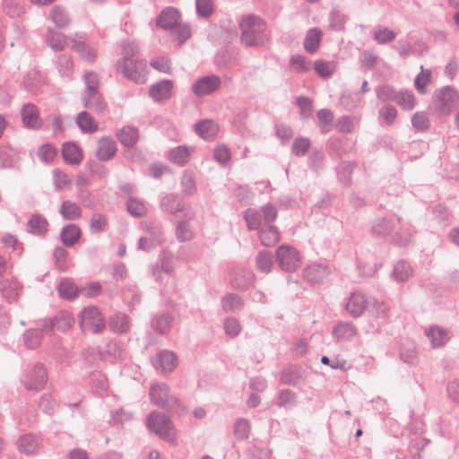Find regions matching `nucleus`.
<instances>
[{
	"mask_svg": "<svg viewBox=\"0 0 459 459\" xmlns=\"http://www.w3.org/2000/svg\"><path fill=\"white\" fill-rule=\"evenodd\" d=\"M117 152L116 141L111 136H101L97 143L96 157L100 161L112 160Z\"/></svg>",
	"mask_w": 459,
	"mask_h": 459,
	"instance_id": "obj_13",
	"label": "nucleus"
},
{
	"mask_svg": "<svg viewBox=\"0 0 459 459\" xmlns=\"http://www.w3.org/2000/svg\"><path fill=\"white\" fill-rule=\"evenodd\" d=\"M355 163L351 161H342L336 168L338 179L344 185L351 183V174L355 168Z\"/></svg>",
	"mask_w": 459,
	"mask_h": 459,
	"instance_id": "obj_51",
	"label": "nucleus"
},
{
	"mask_svg": "<svg viewBox=\"0 0 459 459\" xmlns=\"http://www.w3.org/2000/svg\"><path fill=\"white\" fill-rule=\"evenodd\" d=\"M276 262L287 273L296 271L301 264L299 251L289 245H281L276 250Z\"/></svg>",
	"mask_w": 459,
	"mask_h": 459,
	"instance_id": "obj_8",
	"label": "nucleus"
},
{
	"mask_svg": "<svg viewBox=\"0 0 459 459\" xmlns=\"http://www.w3.org/2000/svg\"><path fill=\"white\" fill-rule=\"evenodd\" d=\"M395 102L403 110H411L414 108L416 105V99L411 91L402 90L398 91L397 100H395Z\"/></svg>",
	"mask_w": 459,
	"mask_h": 459,
	"instance_id": "obj_53",
	"label": "nucleus"
},
{
	"mask_svg": "<svg viewBox=\"0 0 459 459\" xmlns=\"http://www.w3.org/2000/svg\"><path fill=\"white\" fill-rule=\"evenodd\" d=\"M82 236L81 229L78 225L71 223L63 227L60 232V239L65 247H73Z\"/></svg>",
	"mask_w": 459,
	"mask_h": 459,
	"instance_id": "obj_31",
	"label": "nucleus"
},
{
	"mask_svg": "<svg viewBox=\"0 0 459 459\" xmlns=\"http://www.w3.org/2000/svg\"><path fill=\"white\" fill-rule=\"evenodd\" d=\"M328 21L330 30L342 31L345 29L348 15L341 12L337 7H333L329 13Z\"/></svg>",
	"mask_w": 459,
	"mask_h": 459,
	"instance_id": "obj_43",
	"label": "nucleus"
},
{
	"mask_svg": "<svg viewBox=\"0 0 459 459\" xmlns=\"http://www.w3.org/2000/svg\"><path fill=\"white\" fill-rule=\"evenodd\" d=\"M181 19L179 11L173 7L168 6L161 10L156 18V26L164 30H173Z\"/></svg>",
	"mask_w": 459,
	"mask_h": 459,
	"instance_id": "obj_12",
	"label": "nucleus"
},
{
	"mask_svg": "<svg viewBox=\"0 0 459 459\" xmlns=\"http://www.w3.org/2000/svg\"><path fill=\"white\" fill-rule=\"evenodd\" d=\"M180 183L184 195L192 196L196 193L195 180L190 171L185 170L183 172Z\"/></svg>",
	"mask_w": 459,
	"mask_h": 459,
	"instance_id": "obj_58",
	"label": "nucleus"
},
{
	"mask_svg": "<svg viewBox=\"0 0 459 459\" xmlns=\"http://www.w3.org/2000/svg\"><path fill=\"white\" fill-rule=\"evenodd\" d=\"M57 290L59 297L67 300L74 299L80 293L79 287L71 279L61 281Z\"/></svg>",
	"mask_w": 459,
	"mask_h": 459,
	"instance_id": "obj_40",
	"label": "nucleus"
},
{
	"mask_svg": "<svg viewBox=\"0 0 459 459\" xmlns=\"http://www.w3.org/2000/svg\"><path fill=\"white\" fill-rule=\"evenodd\" d=\"M116 136L124 147H134L140 138L138 128L131 126H123Z\"/></svg>",
	"mask_w": 459,
	"mask_h": 459,
	"instance_id": "obj_24",
	"label": "nucleus"
},
{
	"mask_svg": "<svg viewBox=\"0 0 459 459\" xmlns=\"http://www.w3.org/2000/svg\"><path fill=\"white\" fill-rule=\"evenodd\" d=\"M322 39V30L319 28L309 29L304 39V48L309 54H314L317 51Z\"/></svg>",
	"mask_w": 459,
	"mask_h": 459,
	"instance_id": "obj_35",
	"label": "nucleus"
},
{
	"mask_svg": "<svg viewBox=\"0 0 459 459\" xmlns=\"http://www.w3.org/2000/svg\"><path fill=\"white\" fill-rule=\"evenodd\" d=\"M48 380L46 368L43 364L37 363L24 371L21 382L27 391L38 393L45 388Z\"/></svg>",
	"mask_w": 459,
	"mask_h": 459,
	"instance_id": "obj_5",
	"label": "nucleus"
},
{
	"mask_svg": "<svg viewBox=\"0 0 459 459\" xmlns=\"http://www.w3.org/2000/svg\"><path fill=\"white\" fill-rule=\"evenodd\" d=\"M329 274L327 266L318 264H314L307 266L304 270V278L310 283H320Z\"/></svg>",
	"mask_w": 459,
	"mask_h": 459,
	"instance_id": "obj_28",
	"label": "nucleus"
},
{
	"mask_svg": "<svg viewBox=\"0 0 459 459\" xmlns=\"http://www.w3.org/2000/svg\"><path fill=\"white\" fill-rule=\"evenodd\" d=\"M149 394L153 404L168 411H172L175 406L180 405L178 398L169 396V388L164 383L153 384L150 388Z\"/></svg>",
	"mask_w": 459,
	"mask_h": 459,
	"instance_id": "obj_7",
	"label": "nucleus"
},
{
	"mask_svg": "<svg viewBox=\"0 0 459 459\" xmlns=\"http://www.w3.org/2000/svg\"><path fill=\"white\" fill-rule=\"evenodd\" d=\"M40 446V439L32 433L22 435L17 440L18 450L22 454L30 455L35 453Z\"/></svg>",
	"mask_w": 459,
	"mask_h": 459,
	"instance_id": "obj_26",
	"label": "nucleus"
},
{
	"mask_svg": "<svg viewBox=\"0 0 459 459\" xmlns=\"http://www.w3.org/2000/svg\"><path fill=\"white\" fill-rule=\"evenodd\" d=\"M48 45L55 51H62L66 44V37L54 29H48L46 34Z\"/></svg>",
	"mask_w": 459,
	"mask_h": 459,
	"instance_id": "obj_46",
	"label": "nucleus"
},
{
	"mask_svg": "<svg viewBox=\"0 0 459 459\" xmlns=\"http://www.w3.org/2000/svg\"><path fill=\"white\" fill-rule=\"evenodd\" d=\"M311 146V142L308 138L299 136L297 137L291 145V153L297 157L304 156Z\"/></svg>",
	"mask_w": 459,
	"mask_h": 459,
	"instance_id": "obj_64",
	"label": "nucleus"
},
{
	"mask_svg": "<svg viewBox=\"0 0 459 459\" xmlns=\"http://www.w3.org/2000/svg\"><path fill=\"white\" fill-rule=\"evenodd\" d=\"M244 219L249 230H260L266 225L262 224V217L259 211L247 209L245 212Z\"/></svg>",
	"mask_w": 459,
	"mask_h": 459,
	"instance_id": "obj_52",
	"label": "nucleus"
},
{
	"mask_svg": "<svg viewBox=\"0 0 459 459\" xmlns=\"http://www.w3.org/2000/svg\"><path fill=\"white\" fill-rule=\"evenodd\" d=\"M245 300L236 293H227L221 298V307L226 313H234L244 307Z\"/></svg>",
	"mask_w": 459,
	"mask_h": 459,
	"instance_id": "obj_36",
	"label": "nucleus"
},
{
	"mask_svg": "<svg viewBox=\"0 0 459 459\" xmlns=\"http://www.w3.org/2000/svg\"><path fill=\"white\" fill-rule=\"evenodd\" d=\"M21 286L17 281L3 279L0 281V291L3 297L12 303L16 300L20 294Z\"/></svg>",
	"mask_w": 459,
	"mask_h": 459,
	"instance_id": "obj_34",
	"label": "nucleus"
},
{
	"mask_svg": "<svg viewBox=\"0 0 459 459\" xmlns=\"http://www.w3.org/2000/svg\"><path fill=\"white\" fill-rule=\"evenodd\" d=\"M82 100L86 108L92 109L97 113H102L107 108V103L100 91L82 94Z\"/></svg>",
	"mask_w": 459,
	"mask_h": 459,
	"instance_id": "obj_32",
	"label": "nucleus"
},
{
	"mask_svg": "<svg viewBox=\"0 0 459 459\" xmlns=\"http://www.w3.org/2000/svg\"><path fill=\"white\" fill-rule=\"evenodd\" d=\"M43 326L40 329L31 328L27 330L23 334L24 344L29 349H36L41 343L43 338Z\"/></svg>",
	"mask_w": 459,
	"mask_h": 459,
	"instance_id": "obj_49",
	"label": "nucleus"
},
{
	"mask_svg": "<svg viewBox=\"0 0 459 459\" xmlns=\"http://www.w3.org/2000/svg\"><path fill=\"white\" fill-rule=\"evenodd\" d=\"M76 124L82 133H94L98 130V124L87 111H81L76 117Z\"/></svg>",
	"mask_w": 459,
	"mask_h": 459,
	"instance_id": "obj_47",
	"label": "nucleus"
},
{
	"mask_svg": "<svg viewBox=\"0 0 459 459\" xmlns=\"http://www.w3.org/2000/svg\"><path fill=\"white\" fill-rule=\"evenodd\" d=\"M116 70L125 78L136 84H143L147 81V63L143 59H118L116 64Z\"/></svg>",
	"mask_w": 459,
	"mask_h": 459,
	"instance_id": "obj_4",
	"label": "nucleus"
},
{
	"mask_svg": "<svg viewBox=\"0 0 459 459\" xmlns=\"http://www.w3.org/2000/svg\"><path fill=\"white\" fill-rule=\"evenodd\" d=\"M148 429L160 436L163 440L176 446L177 437L170 418L160 412L152 411L146 419Z\"/></svg>",
	"mask_w": 459,
	"mask_h": 459,
	"instance_id": "obj_3",
	"label": "nucleus"
},
{
	"mask_svg": "<svg viewBox=\"0 0 459 459\" xmlns=\"http://www.w3.org/2000/svg\"><path fill=\"white\" fill-rule=\"evenodd\" d=\"M240 40L247 48H258L268 41L265 22L254 14H249L239 22Z\"/></svg>",
	"mask_w": 459,
	"mask_h": 459,
	"instance_id": "obj_2",
	"label": "nucleus"
},
{
	"mask_svg": "<svg viewBox=\"0 0 459 459\" xmlns=\"http://www.w3.org/2000/svg\"><path fill=\"white\" fill-rule=\"evenodd\" d=\"M100 358L110 363H116L118 360L125 359L126 351L121 344L116 341H109L104 348L99 351Z\"/></svg>",
	"mask_w": 459,
	"mask_h": 459,
	"instance_id": "obj_20",
	"label": "nucleus"
},
{
	"mask_svg": "<svg viewBox=\"0 0 459 459\" xmlns=\"http://www.w3.org/2000/svg\"><path fill=\"white\" fill-rule=\"evenodd\" d=\"M126 209L130 215L140 218L145 215L147 209L144 204L134 197H130L126 203Z\"/></svg>",
	"mask_w": 459,
	"mask_h": 459,
	"instance_id": "obj_63",
	"label": "nucleus"
},
{
	"mask_svg": "<svg viewBox=\"0 0 459 459\" xmlns=\"http://www.w3.org/2000/svg\"><path fill=\"white\" fill-rule=\"evenodd\" d=\"M356 334V327L349 322H338L333 329V335L341 342L350 341Z\"/></svg>",
	"mask_w": 459,
	"mask_h": 459,
	"instance_id": "obj_33",
	"label": "nucleus"
},
{
	"mask_svg": "<svg viewBox=\"0 0 459 459\" xmlns=\"http://www.w3.org/2000/svg\"><path fill=\"white\" fill-rule=\"evenodd\" d=\"M273 265V255L267 250L259 251L255 256V267L262 273H269Z\"/></svg>",
	"mask_w": 459,
	"mask_h": 459,
	"instance_id": "obj_42",
	"label": "nucleus"
},
{
	"mask_svg": "<svg viewBox=\"0 0 459 459\" xmlns=\"http://www.w3.org/2000/svg\"><path fill=\"white\" fill-rule=\"evenodd\" d=\"M238 54L233 48H223L214 56V65L220 69H231L237 65Z\"/></svg>",
	"mask_w": 459,
	"mask_h": 459,
	"instance_id": "obj_18",
	"label": "nucleus"
},
{
	"mask_svg": "<svg viewBox=\"0 0 459 459\" xmlns=\"http://www.w3.org/2000/svg\"><path fill=\"white\" fill-rule=\"evenodd\" d=\"M174 316L170 312L157 313L152 316L151 327L158 334L165 335L169 333Z\"/></svg>",
	"mask_w": 459,
	"mask_h": 459,
	"instance_id": "obj_19",
	"label": "nucleus"
},
{
	"mask_svg": "<svg viewBox=\"0 0 459 459\" xmlns=\"http://www.w3.org/2000/svg\"><path fill=\"white\" fill-rule=\"evenodd\" d=\"M176 238L179 242L189 241L194 238V233L187 221H180L176 226Z\"/></svg>",
	"mask_w": 459,
	"mask_h": 459,
	"instance_id": "obj_62",
	"label": "nucleus"
},
{
	"mask_svg": "<svg viewBox=\"0 0 459 459\" xmlns=\"http://www.w3.org/2000/svg\"><path fill=\"white\" fill-rule=\"evenodd\" d=\"M297 394L290 389H283L277 396V406L281 408H292L296 405Z\"/></svg>",
	"mask_w": 459,
	"mask_h": 459,
	"instance_id": "obj_57",
	"label": "nucleus"
},
{
	"mask_svg": "<svg viewBox=\"0 0 459 459\" xmlns=\"http://www.w3.org/2000/svg\"><path fill=\"white\" fill-rule=\"evenodd\" d=\"M108 327L117 333H126L130 329L129 320L125 314H115L108 319Z\"/></svg>",
	"mask_w": 459,
	"mask_h": 459,
	"instance_id": "obj_39",
	"label": "nucleus"
},
{
	"mask_svg": "<svg viewBox=\"0 0 459 459\" xmlns=\"http://www.w3.org/2000/svg\"><path fill=\"white\" fill-rule=\"evenodd\" d=\"M152 366L161 373H170L177 366V356L174 352L164 350L160 351L152 360Z\"/></svg>",
	"mask_w": 459,
	"mask_h": 459,
	"instance_id": "obj_14",
	"label": "nucleus"
},
{
	"mask_svg": "<svg viewBox=\"0 0 459 459\" xmlns=\"http://www.w3.org/2000/svg\"><path fill=\"white\" fill-rule=\"evenodd\" d=\"M194 152L192 147H186L185 145H179L175 148H172L168 153V159L172 163L178 166H185L191 156V153Z\"/></svg>",
	"mask_w": 459,
	"mask_h": 459,
	"instance_id": "obj_30",
	"label": "nucleus"
},
{
	"mask_svg": "<svg viewBox=\"0 0 459 459\" xmlns=\"http://www.w3.org/2000/svg\"><path fill=\"white\" fill-rule=\"evenodd\" d=\"M369 303L370 301L363 294L353 292L348 299L345 308L351 316L357 318L362 315Z\"/></svg>",
	"mask_w": 459,
	"mask_h": 459,
	"instance_id": "obj_21",
	"label": "nucleus"
},
{
	"mask_svg": "<svg viewBox=\"0 0 459 459\" xmlns=\"http://www.w3.org/2000/svg\"><path fill=\"white\" fill-rule=\"evenodd\" d=\"M160 208L164 212L176 214L185 208L183 199L178 194H169L160 201Z\"/></svg>",
	"mask_w": 459,
	"mask_h": 459,
	"instance_id": "obj_27",
	"label": "nucleus"
},
{
	"mask_svg": "<svg viewBox=\"0 0 459 459\" xmlns=\"http://www.w3.org/2000/svg\"><path fill=\"white\" fill-rule=\"evenodd\" d=\"M303 378L301 367L290 365L283 368L280 375V382L288 385H298Z\"/></svg>",
	"mask_w": 459,
	"mask_h": 459,
	"instance_id": "obj_25",
	"label": "nucleus"
},
{
	"mask_svg": "<svg viewBox=\"0 0 459 459\" xmlns=\"http://www.w3.org/2000/svg\"><path fill=\"white\" fill-rule=\"evenodd\" d=\"M59 212L63 219L66 221H75L82 217V209L76 203L72 201H64Z\"/></svg>",
	"mask_w": 459,
	"mask_h": 459,
	"instance_id": "obj_45",
	"label": "nucleus"
},
{
	"mask_svg": "<svg viewBox=\"0 0 459 459\" xmlns=\"http://www.w3.org/2000/svg\"><path fill=\"white\" fill-rule=\"evenodd\" d=\"M425 334L430 340L434 348L444 346L449 340L447 331L439 326H431L426 329Z\"/></svg>",
	"mask_w": 459,
	"mask_h": 459,
	"instance_id": "obj_37",
	"label": "nucleus"
},
{
	"mask_svg": "<svg viewBox=\"0 0 459 459\" xmlns=\"http://www.w3.org/2000/svg\"><path fill=\"white\" fill-rule=\"evenodd\" d=\"M295 103L299 108V116L302 120H307L312 117L314 107L312 100L308 97L299 96Z\"/></svg>",
	"mask_w": 459,
	"mask_h": 459,
	"instance_id": "obj_54",
	"label": "nucleus"
},
{
	"mask_svg": "<svg viewBox=\"0 0 459 459\" xmlns=\"http://www.w3.org/2000/svg\"><path fill=\"white\" fill-rule=\"evenodd\" d=\"M173 82L171 80L163 79L152 85L149 89L150 97L158 103H164L171 97Z\"/></svg>",
	"mask_w": 459,
	"mask_h": 459,
	"instance_id": "obj_15",
	"label": "nucleus"
},
{
	"mask_svg": "<svg viewBox=\"0 0 459 459\" xmlns=\"http://www.w3.org/2000/svg\"><path fill=\"white\" fill-rule=\"evenodd\" d=\"M83 82L86 85L82 94H89L100 91V76L93 71H88L84 73Z\"/></svg>",
	"mask_w": 459,
	"mask_h": 459,
	"instance_id": "obj_56",
	"label": "nucleus"
},
{
	"mask_svg": "<svg viewBox=\"0 0 459 459\" xmlns=\"http://www.w3.org/2000/svg\"><path fill=\"white\" fill-rule=\"evenodd\" d=\"M221 80L218 75L211 74L197 79L192 85V91L198 97L211 95L221 86Z\"/></svg>",
	"mask_w": 459,
	"mask_h": 459,
	"instance_id": "obj_10",
	"label": "nucleus"
},
{
	"mask_svg": "<svg viewBox=\"0 0 459 459\" xmlns=\"http://www.w3.org/2000/svg\"><path fill=\"white\" fill-rule=\"evenodd\" d=\"M258 232L260 241L264 247H273L280 240V231L275 226L267 225Z\"/></svg>",
	"mask_w": 459,
	"mask_h": 459,
	"instance_id": "obj_38",
	"label": "nucleus"
},
{
	"mask_svg": "<svg viewBox=\"0 0 459 459\" xmlns=\"http://www.w3.org/2000/svg\"><path fill=\"white\" fill-rule=\"evenodd\" d=\"M251 425L248 420L238 418L234 423V435L238 440H245L249 437Z\"/></svg>",
	"mask_w": 459,
	"mask_h": 459,
	"instance_id": "obj_59",
	"label": "nucleus"
},
{
	"mask_svg": "<svg viewBox=\"0 0 459 459\" xmlns=\"http://www.w3.org/2000/svg\"><path fill=\"white\" fill-rule=\"evenodd\" d=\"M71 42V49L76 52L82 59L90 63H92L95 60V51L89 48L84 40H76L73 39Z\"/></svg>",
	"mask_w": 459,
	"mask_h": 459,
	"instance_id": "obj_44",
	"label": "nucleus"
},
{
	"mask_svg": "<svg viewBox=\"0 0 459 459\" xmlns=\"http://www.w3.org/2000/svg\"><path fill=\"white\" fill-rule=\"evenodd\" d=\"M255 276L251 270L237 269L234 270L230 277V285L233 289L246 290L255 281Z\"/></svg>",
	"mask_w": 459,
	"mask_h": 459,
	"instance_id": "obj_17",
	"label": "nucleus"
},
{
	"mask_svg": "<svg viewBox=\"0 0 459 459\" xmlns=\"http://www.w3.org/2000/svg\"><path fill=\"white\" fill-rule=\"evenodd\" d=\"M52 22L59 28L66 27L70 22V18L65 8L56 5L49 13Z\"/></svg>",
	"mask_w": 459,
	"mask_h": 459,
	"instance_id": "obj_55",
	"label": "nucleus"
},
{
	"mask_svg": "<svg viewBox=\"0 0 459 459\" xmlns=\"http://www.w3.org/2000/svg\"><path fill=\"white\" fill-rule=\"evenodd\" d=\"M370 232L377 238H387L398 247L408 246L415 233L413 227L405 223L398 215L374 219L371 221Z\"/></svg>",
	"mask_w": 459,
	"mask_h": 459,
	"instance_id": "obj_1",
	"label": "nucleus"
},
{
	"mask_svg": "<svg viewBox=\"0 0 459 459\" xmlns=\"http://www.w3.org/2000/svg\"><path fill=\"white\" fill-rule=\"evenodd\" d=\"M80 327L82 331L99 333L103 331L106 323L97 307H84L80 313Z\"/></svg>",
	"mask_w": 459,
	"mask_h": 459,
	"instance_id": "obj_6",
	"label": "nucleus"
},
{
	"mask_svg": "<svg viewBox=\"0 0 459 459\" xmlns=\"http://www.w3.org/2000/svg\"><path fill=\"white\" fill-rule=\"evenodd\" d=\"M316 117L321 132L328 133L333 121V112L328 108H322L317 111Z\"/></svg>",
	"mask_w": 459,
	"mask_h": 459,
	"instance_id": "obj_60",
	"label": "nucleus"
},
{
	"mask_svg": "<svg viewBox=\"0 0 459 459\" xmlns=\"http://www.w3.org/2000/svg\"><path fill=\"white\" fill-rule=\"evenodd\" d=\"M412 276V268L407 262L398 261L391 273V277L397 282H404Z\"/></svg>",
	"mask_w": 459,
	"mask_h": 459,
	"instance_id": "obj_41",
	"label": "nucleus"
},
{
	"mask_svg": "<svg viewBox=\"0 0 459 459\" xmlns=\"http://www.w3.org/2000/svg\"><path fill=\"white\" fill-rule=\"evenodd\" d=\"M62 157L65 163L77 166L82 161V151L75 143L65 142L62 145Z\"/></svg>",
	"mask_w": 459,
	"mask_h": 459,
	"instance_id": "obj_23",
	"label": "nucleus"
},
{
	"mask_svg": "<svg viewBox=\"0 0 459 459\" xmlns=\"http://www.w3.org/2000/svg\"><path fill=\"white\" fill-rule=\"evenodd\" d=\"M56 65L62 76L70 77L73 74L74 62L69 55H60L56 61Z\"/></svg>",
	"mask_w": 459,
	"mask_h": 459,
	"instance_id": "obj_61",
	"label": "nucleus"
},
{
	"mask_svg": "<svg viewBox=\"0 0 459 459\" xmlns=\"http://www.w3.org/2000/svg\"><path fill=\"white\" fill-rule=\"evenodd\" d=\"M48 229V220L40 213L32 214L26 224L27 232L37 237H45Z\"/></svg>",
	"mask_w": 459,
	"mask_h": 459,
	"instance_id": "obj_22",
	"label": "nucleus"
},
{
	"mask_svg": "<svg viewBox=\"0 0 459 459\" xmlns=\"http://www.w3.org/2000/svg\"><path fill=\"white\" fill-rule=\"evenodd\" d=\"M21 117L25 127L36 130L42 127V120L39 117V112L36 105L32 103L24 104L21 110Z\"/></svg>",
	"mask_w": 459,
	"mask_h": 459,
	"instance_id": "obj_16",
	"label": "nucleus"
},
{
	"mask_svg": "<svg viewBox=\"0 0 459 459\" xmlns=\"http://www.w3.org/2000/svg\"><path fill=\"white\" fill-rule=\"evenodd\" d=\"M435 98L444 112L449 113L459 102V95L452 86H445L435 92Z\"/></svg>",
	"mask_w": 459,
	"mask_h": 459,
	"instance_id": "obj_11",
	"label": "nucleus"
},
{
	"mask_svg": "<svg viewBox=\"0 0 459 459\" xmlns=\"http://www.w3.org/2000/svg\"><path fill=\"white\" fill-rule=\"evenodd\" d=\"M376 96L382 102H395L398 91L389 84L378 85L375 88Z\"/></svg>",
	"mask_w": 459,
	"mask_h": 459,
	"instance_id": "obj_48",
	"label": "nucleus"
},
{
	"mask_svg": "<svg viewBox=\"0 0 459 459\" xmlns=\"http://www.w3.org/2000/svg\"><path fill=\"white\" fill-rule=\"evenodd\" d=\"M74 323V319L70 313L59 312L51 318L43 319L42 326L46 334H51L55 331L66 332L72 327Z\"/></svg>",
	"mask_w": 459,
	"mask_h": 459,
	"instance_id": "obj_9",
	"label": "nucleus"
},
{
	"mask_svg": "<svg viewBox=\"0 0 459 459\" xmlns=\"http://www.w3.org/2000/svg\"><path fill=\"white\" fill-rule=\"evenodd\" d=\"M3 10L11 18H19L24 13V6L19 0H3Z\"/></svg>",
	"mask_w": 459,
	"mask_h": 459,
	"instance_id": "obj_50",
	"label": "nucleus"
},
{
	"mask_svg": "<svg viewBox=\"0 0 459 459\" xmlns=\"http://www.w3.org/2000/svg\"><path fill=\"white\" fill-rule=\"evenodd\" d=\"M195 133L204 140H213L219 131L218 125L210 119L202 120L195 125Z\"/></svg>",
	"mask_w": 459,
	"mask_h": 459,
	"instance_id": "obj_29",
	"label": "nucleus"
}]
</instances>
